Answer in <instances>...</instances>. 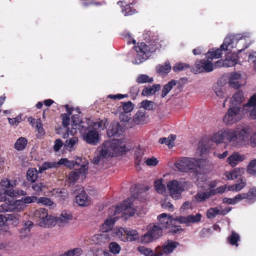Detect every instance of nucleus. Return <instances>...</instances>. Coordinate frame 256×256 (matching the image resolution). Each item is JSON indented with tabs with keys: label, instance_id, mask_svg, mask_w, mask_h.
Returning a JSON list of instances; mask_svg holds the SVG:
<instances>
[{
	"label": "nucleus",
	"instance_id": "40",
	"mask_svg": "<svg viewBox=\"0 0 256 256\" xmlns=\"http://www.w3.org/2000/svg\"><path fill=\"white\" fill-rule=\"evenodd\" d=\"M240 74L237 73H234L232 74L229 80L230 85L232 88H239L240 86L238 82H237L236 80L240 79Z\"/></svg>",
	"mask_w": 256,
	"mask_h": 256
},
{
	"label": "nucleus",
	"instance_id": "17",
	"mask_svg": "<svg viewBox=\"0 0 256 256\" xmlns=\"http://www.w3.org/2000/svg\"><path fill=\"white\" fill-rule=\"evenodd\" d=\"M249 138V129L242 128L236 131V146H240L244 142L248 140Z\"/></svg>",
	"mask_w": 256,
	"mask_h": 256
},
{
	"label": "nucleus",
	"instance_id": "10",
	"mask_svg": "<svg viewBox=\"0 0 256 256\" xmlns=\"http://www.w3.org/2000/svg\"><path fill=\"white\" fill-rule=\"evenodd\" d=\"M206 58L207 60H196L194 65L191 68V71L196 74L212 72L214 68V64L208 60L209 58Z\"/></svg>",
	"mask_w": 256,
	"mask_h": 256
},
{
	"label": "nucleus",
	"instance_id": "13",
	"mask_svg": "<svg viewBox=\"0 0 256 256\" xmlns=\"http://www.w3.org/2000/svg\"><path fill=\"white\" fill-rule=\"evenodd\" d=\"M240 107L232 106L223 118L224 122L226 124H232L238 122L240 118Z\"/></svg>",
	"mask_w": 256,
	"mask_h": 256
},
{
	"label": "nucleus",
	"instance_id": "34",
	"mask_svg": "<svg viewBox=\"0 0 256 256\" xmlns=\"http://www.w3.org/2000/svg\"><path fill=\"white\" fill-rule=\"evenodd\" d=\"M171 66L168 62H166L164 64H159L156 67L157 73L162 75H166L170 72Z\"/></svg>",
	"mask_w": 256,
	"mask_h": 256
},
{
	"label": "nucleus",
	"instance_id": "63",
	"mask_svg": "<svg viewBox=\"0 0 256 256\" xmlns=\"http://www.w3.org/2000/svg\"><path fill=\"white\" fill-rule=\"evenodd\" d=\"M138 250L146 256H152L153 255V250L149 248L140 246L138 248Z\"/></svg>",
	"mask_w": 256,
	"mask_h": 256
},
{
	"label": "nucleus",
	"instance_id": "29",
	"mask_svg": "<svg viewBox=\"0 0 256 256\" xmlns=\"http://www.w3.org/2000/svg\"><path fill=\"white\" fill-rule=\"evenodd\" d=\"M160 88V86L159 84H153L152 86H146L144 88L142 94L144 96H149L154 94Z\"/></svg>",
	"mask_w": 256,
	"mask_h": 256
},
{
	"label": "nucleus",
	"instance_id": "26",
	"mask_svg": "<svg viewBox=\"0 0 256 256\" xmlns=\"http://www.w3.org/2000/svg\"><path fill=\"white\" fill-rule=\"evenodd\" d=\"M56 222H58L57 218H56L48 214L44 220L39 222V226L41 227L50 228L54 226Z\"/></svg>",
	"mask_w": 256,
	"mask_h": 256
},
{
	"label": "nucleus",
	"instance_id": "57",
	"mask_svg": "<svg viewBox=\"0 0 256 256\" xmlns=\"http://www.w3.org/2000/svg\"><path fill=\"white\" fill-rule=\"evenodd\" d=\"M190 68L188 64L185 63H178L173 66V70L175 72L183 70Z\"/></svg>",
	"mask_w": 256,
	"mask_h": 256
},
{
	"label": "nucleus",
	"instance_id": "56",
	"mask_svg": "<svg viewBox=\"0 0 256 256\" xmlns=\"http://www.w3.org/2000/svg\"><path fill=\"white\" fill-rule=\"evenodd\" d=\"M154 240L152 234L148 231L146 233L142 236L140 242L142 243L147 244L152 242Z\"/></svg>",
	"mask_w": 256,
	"mask_h": 256
},
{
	"label": "nucleus",
	"instance_id": "51",
	"mask_svg": "<svg viewBox=\"0 0 256 256\" xmlns=\"http://www.w3.org/2000/svg\"><path fill=\"white\" fill-rule=\"evenodd\" d=\"M20 200L22 202L24 210L25 208V204H28L34 202H36L37 197L36 196H28L22 198L21 200Z\"/></svg>",
	"mask_w": 256,
	"mask_h": 256
},
{
	"label": "nucleus",
	"instance_id": "46",
	"mask_svg": "<svg viewBox=\"0 0 256 256\" xmlns=\"http://www.w3.org/2000/svg\"><path fill=\"white\" fill-rule=\"evenodd\" d=\"M228 240L230 244L238 246V242L240 240V236L237 233L232 232L228 236Z\"/></svg>",
	"mask_w": 256,
	"mask_h": 256
},
{
	"label": "nucleus",
	"instance_id": "15",
	"mask_svg": "<svg viewBox=\"0 0 256 256\" xmlns=\"http://www.w3.org/2000/svg\"><path fill=\"white\" fill-rule=\"evenodd\" d=\"M144 38L148 43L151 52H154L159 48L160 44L158 42V37L154 35L152 32L148 31L146 32L144 35Z\"/></svg>",
	"mask_w": 256,
	"mask_h": 256
},
{
	"label": "nucleus",
	"instance_id": "39",
	"mask_svg": "<svg viewBox=\"0 0 256 256\" xmlns=\"http://www.w3.org/2000/svg\"><path fill=\"white\" fill-rule=\"evenodd\" d=\"M4 218V216L0 214V234H4L9 232L10 228Z\"/></svg>",
	"mask_w": 256,
	"mask_h": 256
},
{
	"label": "nucleus",
	"instance_id": "44",
	"mask_svg": "<svg viewBox=\"0 0 256 256\" xmlns=\"http://www.w3.org/2000/svg\"><path fill=\"white\" fill-rule=\"evenodd\" d=\"M222 214L220 210L218 208H210L206 212V216L208 218H214L218 214Z\"/></svg>",
	"mask_w": 256,
	"mask_h": 256
},
{
	"label": "nucleus",
	"instance_id": "54",
	"mask_svg": "<svg viewBox=\"0 0 256 256\" xmlns=\"http://www.w3.org/2000/svg\"><path fill=\"white\" fill-rule=\"evenodd\" d=\"M32 188L38 194L42 192L44 188H46V186L42 182L34 183L32 186Z\"/></svg>",
	"mask_w": 256,
	"mask_h": 256
},
{
	"label": "nucleus",
	"instance_id": "30",
	"mask_svg": "<svg viewBox=\"0 0 256 256\" xmlns=\"http://www.w3.org/2000/svg\"><path fill=\"white\" fill-rule=\"evenodd\" d=\"M18 193L16 192L12 188L10 190H5L2 188L0 190V202L5 201L6 200V196H9L11 198H14L17 196Z\"/></svg>",
	"mask_w": 256,
	"mask_h": 256
},
{
	"label": "nucleus",
	"instance_id": "28",
	"mask_svg": "<svg viewBox=\"0 0 256 256\" xmlns=\"http://www.w3.org/2000/svg\"><path fill=\"white\" fill-rule=\"evenodd\" d=\"M145 110H139L134 116V122L136 124H142L146 122V116Z\"/></svg>",
	"mask_w": 256,
	"mask_h": 256
},
{
	"label": "nucleus",
	"instance_id": "16",
	"mask_svg": "<svg viewBox=\"0 0 256 256\" xmlns=\"http://www.w3.org/2000/svg\"><path fill=\"white\" fill-rule=\"evenodd\" d=\"M87 172V168L85 164H82V168L75 169L71 172L68 176V179L70 183H75L78 179L80 176H85Z\"/></svg>",
	"mask_w": 256,
	"mask_h": 256
},
{
	"label": "nucleus",
	"instance_id": "58",
	"mask_svg": "<svg viewBox=\"0 0 256 256\" xmlns=\"http://www.w3.org/2000/svg\"><path fill=\"white\" fill-rule=\"evenodd\" d=\"M144 153L140 150H138L134 154V162L136 166H140L141 162L142 161Z\"/></svg>",
	"mask_w": 256,
	"mask_h": 256
},
{
	"label": "nucleus",
	"instance_id": "38",
	"mask_svg": "<svg viewBox=\"0 0 256 256\" xmlns=\"http://www.w3.org/2000/svg\"><path fill=\"white\" fill-rule=\"evenodd\" d=\"M27 180L32 182H34L38 178V172L36 168H29L26 172Z\"/></svg>",
	"mask_w": 256,
	"mask_h": 256
},
{
	"label": "nucleus",
	"instance_id": "1",
	"mask_svg": "<svg viewBox=\"0 0 256 256\" xmlns=\"http://www.w3.org/2000/svg\"><path fill=\"white\" fill-rule=\"evenodd\" d=\"M102 122H94L86 118L85 120L80 119L78 114L72 116V128L70 134L74 136L78 130L87 144L96 145L100 140V134L98 130L102 127Z\"/></svg>",
	"mask_w": 256,
	"mask_h": 256
},
{
	"label": "nucleus",
	"instance_id": "31",
	"mask_svg": "<svg viewBox=\"0 0 256 256\" xmlns=\"http://www.w3.org/2000/svg\"><path fill=\"white\" fill-rule=\"evenodd\" d=\"M109 239L108 234L106 233L94 234L92 240L97 244H102L108 242Z\"/></svg>",
	"mask_w": 256,
	"mask_h": 256
},
{
	"label": "nucleus",
	"instance_id": "55",
	"mask_svg": "<svg viewBox=\"0 0 256 256\" xmlns=\"http://www.w3.org/2000/svg\"><path fill=\"white\" fill-rule=\"evenodd\" d=\"M36 202L48 206H52L54 204V202L50 198L46 197L37 198Z\"/></svg>",
	"mask_w": 256,
	"mask_h": 256
},
{
	"label": "nucleus",
	"instance_id": "8",
	"mask_svg": "<svg viewBox=\"0 0 256 256\" xmlns=\"http://www.w3.org/2000/svg\"><path fill=\"white\" fill-rule=\"evenodd\" d=\"M134 198L131 196L124 200L122 204L116 206L114 210V214H121V217L124 215L128 214L131 216L134 214V210L132 208Z\"/></svg>",
	"mask_w": 256,
	"mask_h": 256
},
{
	"label": "nucleus",
	"instance_id": "42",
	"mask_svg": "<svg viewBox=\"0 0 256 256\" xmlns=\"http://www.w3.org/2000/svg\"><path fill=\"white\" fill-rule=\"evenodd\" d=\"M153 80L152 78H150L148 75L144 74H141L138 76L136 80V82L138 84L152 83Z\"/></svg>",
	"mask_w": 256,
	"mask_h": 256
},
{
	"label": "nucleus",
	"instance_id": "36",
	"mask_svg": "<svg viewBox=\"0 0 256 256\" xmlns=\"http://www.w3.org/2000/svg\"><path fill=\"white\" fill-rule=\"evenodd\" d=\"M176 136L171 134L169 136L166 138H162L159 139L158 142L160 144H165L169 148H172L174 146V141L175 140Z\"/></svg>",
	"mask_w": 256,
	"mask_h": 256
},
{
	"label": "nucleus",
	"instance_id": "23",
	"mask_svg": "<svg viewBox=\"0 0 256 256\" xmlns=\"http://www.w3.org/2000/svg\"><path fill=\"white\" fill-rule=\"evenodd\" d=\"M136 51L140 56H145L146 57L148 56L152 52L148 44L144 42H141L140 45L136 46Z\"/></svg>",
	"mask_w": 256,
	"mask_h": 256
},
{
	"label": "nucleus",
	"instance_id": "20",
	"mask_svg": "<svg viewBox=\"0 0 256 256\" xmlns=\"http://www.w3.org/2000/svg\"><path fill=\"white\" fill-rule=\"evenodd\" d=\"M244 100V96L243 92L242 90H238L231 98L232 106L240 107Z\"/></svg>",
	"mask_w": 256,
	"mask_h": 256
},
{
	"label": "nucleus",
	"instance_id": "24",
	"mask_svg": "<svg viewBox=\"0 0 256 256\" xmlns=\"http://www.w3.org/2000/svg\"><path fill=\"white\" fill-rule=\"evenodd\" d=\"M214 194L215 192L214 190H210L206 192H199L194 195V198L196 202H200L205 201L211 196Z\"/></svg>",
	"mask_w": 256,
	"mask_h": 256
},
{
	"label": "nucleus",
	"instance_id": "9",
	"mask_svg": "<svg viewBox=\"0 0 256 256\" xmlns=\"http://www.w3.org/2000/svg\"><path fill=\"white\" fill-rule=\"evenodd\" d=\"M166 186L172 198L174 200L181 198L182 194L184 191V186L182 182L173 180L168 182Z\"/></svg>",
	"mask_w": 256,
	"mask_h": 256
},
{
	"label": "nucleus",
	"instance_id": "64",
	"mask_svg": "<svg viewBox=\"0 0 256 256\" xmlns=\"http://www.w3.org/2000/svg\"><path fill=\"white\" fill-rule=\"evenodd\" d=\"M170 229V232L172 234H180L183 231V229L181 228V226H176L174 222H172Z\"/></svg>",
	"mask_w": 256,
	"mask_h": 256
},
{
	"label": "nucleus",
	"instance_id": "25",
	"mask_svg": "<svg viewBox=\"0 0 256 256\" xmlns=\"http://www.w3.org/2000/svg\"><path fill=\"white\" fill-rule=\"evenodd\" d=\"M179 244V243L176 242H174L172 240H168L164 244L163 251L164 254H170L172 252L174 249Z\"/></svg>",
	"mask_w": 256,
	"mask_h": 256
},
{
	"label": "nucleus",
	"instance_id": "2",
	"mask_svg": "<svg viewBox=\"0 0 256 256\" xmlns=\"http://www.w3.org/2000/svg\"><path fill=\"white\" fill-rule=\"evenodd\" d=\"M246 36L240 34L230 35L226 36L222 44L219 48L214 50L212 48L205 54L208 58H218L221 57L222 50H227L229 46L232 48H236L238 54L242 52L244 50L248 48L249 44L245 42Z\"/></svg>",
	"mask_w": 256,
	"mask_h": 256
},
{
	"label": "nucleus",
	"instance_id": "7",
	"mask_svg": "<svg viewBox=\"0 0 256 256\" xmlns=\"http://www.w3.org/2000/svg\"><path fill=\"white\" fill-rule=\"evenodd\" d=\"M242 200H246L249 204L254 203L256 201V187L251 188L248 192L238 194L234 198H224L222 202L229 204H235Z\"/></svg>",
	"mask_w": 256,
	"mask_h": 256
},
{
	"label": "nucleus",
	"instance_id": "18",
	"mask_svg": "<svg viewBox=\"0 0 256 256\" xmlns=\"http://www.w3.org/2000/svg\"><path fill=\"white\" fill-rule=\"evenodd\" d=\"M76 201L80 206H86L90 204V200L88 196L84 190L76 196Z\"/></svg>",
	"mask_w": 256,
	"mask_h": 256
},
{
	"label": "nucleus",
	"instance_id": "21",
	"mask_svg": "<svg viewBox=\"0 0 256 256\" xmlns=\"http://www.w3.org/2000/svg\"><path fill=\"white\" fill-rule=\"evenodd\" d=\"M122 129L121 126L118 122L112 124L107 130V134L108 137L120 135L122 132Z\"/></svg>",
	"mask_w": 256,
	"mask_h": 256
},
{
	"label": "nucleus",
	"instance_id": "11",
	"mask_svg": "<svg viewBox=\"0 0 256 256\" xmlns=\"http://www.w3.org/2000/svg\"><path fill=\"white\" fill-rule=\"evenodd\" d=\"M116 234L124 242L133 241L138 238L137 230L128 228H120L116 230Z\"/></svg>",
	"mask_w": 256,
	"mask_h": 256
},
{
	"label": "nucleus",
	"instance_id": "48",
	"mask_svg": "<svg viewBox=\"0 0 256 256\" xmlns=\"http://www.w3.org/2000/svg\"><path fill=\"white\" fill-rule=\"evenodd\" d=\"M78 142V138L77 137H72L70 139H68L65 142V146L67 150H70Z\"/></svg>",
	"mask_w": 256,
	"mask_h": 256
},
{
	"label": "nucleus",
	"instance_id": "41",
	"mask_svg": "<svg viewBox=\"0 0 256 256\" xmlns=\"http://www.w3.org/2000/svg\"><path fill=\"white\" fill-rule=\"evenodd\" d=\"M83 252L82 248H76L67 251L60 256H80Z\"/></svg>",
	"mask_w": 256,
	"mask_h": 256
},
{
	"label": "nucleus",
	"instance_id": "22",
	"mask_svg": "<svg viewBox=\"0 0 256 256\" xmlns=\"http://www.w3.org/2000/svg\"><path fill=\"white\" fill-rule=\"evenodd\" d=\"M244 160V156L240 154L238 152H234L228 158L227 162L231 166H234L238 162H242Z\"/></svg>",
	"mask_w": 256,
	"mask_h": 256
},
{
	"label": "nucleus",
	"instance_id": "37",
	"mask_svg": "<svg viewBox=\"0 0 256 256\" xmlns=\"http://www.w3.org/2000/svg\"><path fill=\"white\" fill-rule=\"evenodd\" d=\"M61 116H62V124L64 126L65 128H66V131L67 132L66 134H64L63 138H67L68 137L69 134H70V130H69V129L68 128V126L70 124V116L68 114H62Z\"/></svg>",
	"mask_w": 256,
	"mask_h": 256
},
{
	"label": "nucleus",
	"instance_id": "43",
	"mask_svg": "<svg viewBox=\"0 0 256 256\" xmlns=\"http://www.w3.org/2000/svg\"><path fill=\"white\" fill-rule=\"evenodd\" d=\"M247 172L256 176V158L250 161L247 167Z\"/></svg>",
	"mask_w": 256,
	"mask_h": 256
},
{
	"label": "nucleus",
	"instance_id": "33",
	"mask_svg": "<svg viewBox=\"0 0 256 256\" xmlns=\"http://www.w3.org/2000/svg\"><path fill=\"white\" fill-rule=\"evenodd\" d=\"M4 216L5 217L4 220L6 222H10L12 224L16 226L18 224L20 215L18 214H6Z\"/></svg>",
	"mask_w": 256,
	"mask_h": 256
},
{
	"label": "nucleus",
	"instance_id": "35",
	"mask_svg": "<svg viewBox=\"0 0 256 256\" xmlns=\"http://www.w3.org/2000/svg\"><path fill=\"white\" fill-rule=\"evenodd\" d=\"M177 84V81L176 80H172L169 82L168 84H165L162 88V92L161 94V97L164 98L167 94L172 89V87L176 86Z\"/></svg>",
	"mask_w": 256,
	"mask_h": 256
},
{
	"label": "nucleus",
	"instance_id": "53",
	"mask_svg": "<svg viewBox=\"0 0 256 256\" xmlns=\"http://www.w3.org/2000/svg\"><path fill=\"white\" fill-rule=\"evenodd\" d=\"M252 107L256 108V93L254 94L250 98L248 102L244 105V108H250Z\"/></svg>",
	"mask_w": 256,
	"mask_h": 256
},
{
	"label": "nucleus",
	"instance_id": "19",
	"mask_svg": "<svg viewBox=\"0 0 256 256\" xmlns=\"http://www.w3.org/2000/svg\"><path fill=\"white\" fill-rule=\"evenodd\" d=\"M162 228L156 224L152 226L151 224L149 225L148 232L152 234L153 238L156 240L162 235Z\"/></svg>",
	"mask_w": 256,
	"mask_h": 256
},
{
	"label": "nucleus",
	"instance_id": "27",
	"mask_svg": "<svg viewBox=\"0 0 256 256\" xmlns=\"http://www.w3.org/2000/svg\"><path fill=\"white\" fill-rule=\"evenodd\" d=\"M48 210L44 208H40L34 212V218L36 220L39 225V222L44 220L48 216Z\"/></svg>",
	"mask_w": 256,
	"mask_h": 256
},
{
	"label": "nucleus",
	"instance_id": "3",
	"mask_svg": "<svg viewBox=\"0 0 256 256\" xmlns=\"http://www.w3.org/2000/svg\"><path fill=\"white\" fill-rule=\"evenodd\" d=\"M236 131L232 129L226 128L215 133L211 140L202 138L198 143V150L200 151V156H202L208 153L210 146V143L214 142L216 144L221 142H232L236 146Z\"/></svg>",
	"mask_w": 256,
	"mask_h": 256
},
{
	"label": "nucleus",
	"instance_id": "61",
	"mask_svg": "<svg viewBox=\"0 0 256 256\" xmlns=\"http://www.w3.org/2000/svg\"><path fill=\"white\" fill-rule=\"evenodd\" d=\"M124 8L122 9V12L126 16L132 15L134 14L136 12V10H134L133 8H132L130 4H126L125 6H124Z\"/></svg>",
	"mask_w": 256,
	"mask_h": 256
},
{
	"label": "nucleus",
	"instance_id": "32",
	"mask_svg": "<svg viewBox=\"0 0 256 256\" xmlns=\"http://www.w3.org/2000/svg\"><path fill=\"white\" fill-rule=\"evenodd\" d=\"M27 144L28 140L26 138L20 137L16 142L14 148L16 150L21 151L25 148Z\"/></svg>",
	"mask_w": 256,
	"mask_h": 256
},
{
	"label": "nucleus",
	"instance_id": "12",
	"mask_svg": "<svg viewBox=\"0 0 256 256\" xmlns=\"http://www.w3.org/2000/svg\"><path fill=\"white\" fill-rule=\"evenodd\" d=\"M23 210V204L20 200H8L0 206V212H19Z\"/></svg>",
	"mask_w": 256,
	"mask_h": 256
},
{
	"label": "nucleus",
	"instance_id": "4",
	"mask_svg": "<svg viewBox=\"0 0 256 256\" xmlns=\"http://www.w3.org/2000/svg\"><path fill=\"white\" fill-rule=\"evenodd\" d=\"M201 218L202 214L200 213L196 214V216L190 214L186 216H178L174 218L171 215L162 213L158 216V222L157 224L162 229L170 228L172 227V222L176 221L180 224H184L186 226H188L190 223L200 222L201 220Z\"/></svg>",
	"mask_w": 256,
	"mask_h": 256
},
{
	"label": "nucleus",
	"instance_id": "59",
	"mask_svg": "<svg viewBox=\"0 0 256 256\" xmlns=\"http://www.w3.org/2000/svg\"><path fill=\"white\" fill-rule=\"evenodd\" d=\"M140 104L141 107L144 110H150L154 109V102L152 101L144 100L141 102Z\"/></svg>",
	"mask_w": 256,
	"mask_h": 256
},
{
	"label": "nucleus",
	"instance_id": "60",
	"mask_svg": "<svg viewBox=\"0 0 256 256\" xmlns=\"http://www.w3.org/2000/svg\"><path fill=\"white\" fill-rule=\"evenodd\" d=\"M36 128L40 134L43 136L45 134L43 125L40 118H38L36 120Z\"/></svg>",
	"mask_w": 256,
	"mask_h": 256
},
{
	"label": "nucleus",
	"instance_id": "5",
	"mask_svg": "<svg viewBox=\"0 0 256 256\" xmlns=\"http://www.w3.org/2000/svg\"><path fill=\"white\" fill-rule=\"evenodd\" d=\"M126 144L124 140H114L111 142H106L98 154L102 158L104 159L108 156H121L126 151Z\"/></svg>",
	"mask_w": 256,
	"mask_h": 256
},
{
	"label": "nucleus",
	"instance_id": "45",
	"mask_svg": "<svg viewBox=\"0 0 256 256\" xmlns=\"http://www.w3.org/2000/svg\"><path fill=\"white\" fill-rule=\"evenodd\" d=\"M154 187L156 192L162 194L166 191L165 186L162 184V179H158L154 182Z\"/></svg>",
	"mask_w": 256,
	"mask_h": 256
},
{
	"label": "nucleus",
	"instance_id": "52",
	"mask_svg": "<svg viewBox=\"0 0 256 256\" xmlns=\"http://www.w3.org/2000/svg\"><path fill=\"white\" fill-rule=\"evenodd\" d=\"M122 105L124 112L126 114H128L132 112L134 108V104L130 101L123 102Z\"/></svg>",
	"mask_w": 256,
	"mask_h": 256
},
{
	"label": "nucleus",
	"instance_id": "50",
	"mask_svg": "<svg viewBox=\"0 0 256 256\" xmlns=\"http://www.w3.org/2000/svg\"><path fill=\"white\" fill-rule=\"evenodd\" d=\"M58 164L59 165H64L70 168L74 166V160H69L66 158H60L58 162Z\"/></svg>",
	"mask_w": 256,
	"mask_h": 256
},
{
	"label": "nucleus",
	"instance_id": "62",
	"mask_svg": "<svg viewBox=\"0 0 256 256\" xmlns=\"http://www.w3.org/2000/svg\"><path fill=\"white\" fill-rule=\"evenodd\" d=\"M72 216L68 214L66 212H63L60 214V218H57L58 221L60 220V222H66L68 220L72 218Z\"/></svg>",
	"mask_w": 256,
	"mask_h": 256
},
{
	"label": "nucleus",
	"instance_id": "49",
	"mask_svg": "<svg viewBox=\"0 0 256 256\" xmlns=\"http://www.w3.org/2000/svg\"><path fill=\"white\" fill-rule=\"evenodd\" d=\"M241 174V171L240 169L234 168L230 172H227L226 177L228 180H234L237 178L238 176Z\"/></svg>",
	"mask_w": 256,
	"mask_h": 256
},
{
	"label": "nucleus",
	"instance_id": "47",
	"mask_svg": "<svg viewBox=\"0 0 256 256\" xmlns=\"http://www.w3.org/2000/svg\"><path fill=\"white\" fill-rule=\"evenodd\" d=\"M108 248L110 252L114 254H118L121 250L120 246L116 242L110 243Z\"/></svg>",
	"mask_w": 256,
	"mask_h": 256
},
{
	"label": "nucleus",
	"instance_id": "14",
	"mask_svg": "<svg viewBox=\"0 0 256 256\" xmlns=\"http://www.w3.org/2000/svg\"><path fill=\"white\" fill-rule=\"evenodd\" d=\"M238 54L230 52L226 54L224 60H218L214 66V68L233 66L238 63Z\"/></svg>",
	"mask_w": 256,
	"mask_h": 256
},
{
	"label": "nucleus",
	"instance_id": "6",
	"mask_svg": "<svg viewBox=\"0 0 256 256\" xmlns=\"http://www.w3.org/2000/svg\"><path fill=\"white\" fill-rule=\"evenodd\" d=\"M202 159L184 157L178 160L174 164L175 167L182 172H188L193 170L197 172L200 168Z\"/></svg>",
	"mask_w": 256,
	"mask_h": 256
}]
</instances>
